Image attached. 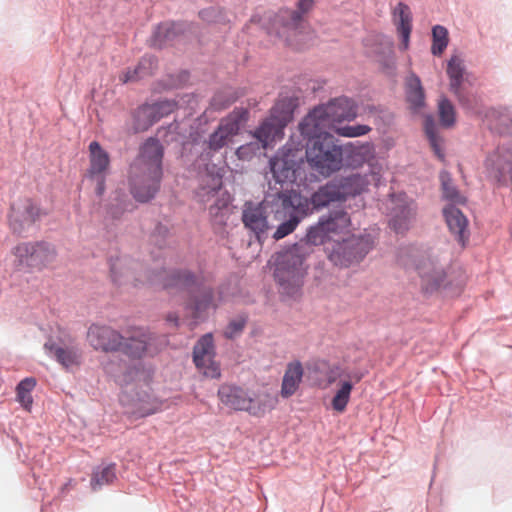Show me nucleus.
Instances as JSON below:
<instances>
[{"label":"nucleus","instance_id":"f257e3e1","mask_svg":"<svg viewBox=\"0 0 512 512\" xmlns=\"http://www.w3.org/2000/svg\"><path fill=\"white\" fill-rule=\"evenodd\" d=\"M350 222V215L343 208L331 210L310 226L299 242L276 253L274 276L283 296L295 299L301 295L308 268L306 258L312 246L324 244L329 233L342 231Z\"/></svg>","mask_w":512,"mask_h":512},{"label":"nucleus","instance_id":"f03ea898","mask_svg":"<svg viewBox=\"0 0 512 512\" xmlns=\"http://www.w3.org/2000/svg\"><path fill=\"white\" fill-rule=\"evenodd\" d=\"M110 276L116 285L147 282L163 289H176L187 296L204 282L203 275L188 268L167 270L164 263H155L146 267L143 263L129 256H111L109 258Z\"/></svg>","mask_w":512,"mask_h":512},{"label":"nucleus","instance_id":"7ed1b4c3","mask_svg":"<svg viewBox=\"0 0 512 512\" xmlns=\"http://www.w3.org/2000/svg\"><path fill=\"white\" fill-rule=\"evenodd\" d=\"M163 156L164 147L157 138L150 137L140 146L129 169L130 191L136 201L147 203L158 193Z\"/></svg>","mask_w":512,"mask_h":512},{"label":"nucleus","instance_id":"20e7f679","mask_svg":"<svg viewBox=\"0 0 512 512\" xmlns=\"http://www.w3.org/2000/svg\"><path fill=\"white\" fill-rule=\"evenodd\" d=\"M297 106L296 98L279 99L271 108L269 116L253 132L254 140L237 148L238 158L250 160L272 146L277 137H282L285 127L293 120Z\"/></svg>","mask_w":512,"mask_h":512},{"label":"nucleus","instance_id":"39448f33","mask_svg":"<svg viewBox=\"0 0 512 512\" xmlns=\"http://www.w3.org/2000/svg\"><path fill=\"white\" fill-rule=\"evenodd\" d=\"M298 130L302 137V146L305 148L303 158L308 165L322 176L329 177L343 167L342 145L334 135L325 129L307 127V131Z\"/></svg>","mask_w":512,"mask_h":512},{"label":"nucleus","instance_id":"423d86ee","mask_svg":"<svg viewBox=\"0 0 512 512\" xmlns=\"http://www.w3.org/2000/svg\"><path fill=\"white\" fill-rule=\"evenodd\" d=\"M364 179L358 174L346 177H336L325 184L320 185L317 190L309 196L291 189L286 191L306 216L319 211L331 203L344 202L351 196L360 194L364 188Z\"/></svg>","mask_w":512,"mask_h":512},{"label":"nucleus","instance_id":"0eeeda50","mask_svg":"<svg viewBox=\"0 0 512 512\" xmlns=\"http://www.w3.org/2000/svg\"><path fill=\"white\" fill-rule=\"evenodd\" d=\"M407 269H414L420 278L421 290L425 294L444 293L446 296H456L460 293L465 279L463 276L452 277L445 265L437 259L428 257H415L412 264L403 263Z\"/></svg>","mask_w":512,"mask_h":512},{"label":"nucleus","instance_id":"6e6552de","mask_svg":"<svg viewBox=\"0 0 512 512\" xmlns=\"http://www.w3.org/2000/svg\"><path fill=\"white\" fill-rule=\"evenodd\" d=\"M357 116V102L353 98L339 96L312 108L300 121V128L304 131H307V127L334 130L338 123L353 121Z\"/></svg>","mask_w":512,"mask_h":512},{"label":"nucleus","instance_id":"1a4fd4ad","mask_svg":"<svg viewBox=\"0 0 512 512\" xmlns=\"http://www.w3.org/2000/svg\"><path fill=\"white\" fill-rule=\"evenodd\" d=\"M222 169L212 164L207 165L206 172L201 175L196 196L200 202L206 203L214 199L209 206V215L216 222H223L226 212L232 202V197L227 191H222Z\"/></svg>","mask_w":512,"mask_h":512},{"label":"nucleus","instance_id":"9d476101","mask_svg":"<svg viewBox=\"0 0 512 512\" xmlns=\"http://www.w3.org/2000/svg\"><path fill=\"white\" fill-rule=\"evenodd\" d=\"M303 155L287 145L269 160V188L289 191L284 186L294 184L302 176Z\"/></svg>","mask_w":512,"mask_h":512},{"label":"nucleus","instance_id":"9b49d317","mask_svg":"<svg viewBox=\"0 0 512 512\" xmlns=\"http://www.w3.org/2000/svg\"><path fill=\"white\" fill-rule=\"evenodd\" d=\"M373 247L374 240L370 234H352L334 240L326 249L328 259L335 266L347 268L360 263Z\"/></svg>","mask_w":512,"mask_h":512},{"label":"nucleus","instance_id":"f8f14e48","mask_svg":"<svg viewBox=\"0 0 512 512\" xmlns=\"http://www.w3.org/2000/svg\"><path fill=\"white\" fill-rule=\"evenodd\" d=\"M488 177L498 186L512 187V142L498 145L485 160Z\"/></svg>","mask_w":512,"mask_h":512},{"label":"nucleus","instance_id":"ddd939ff","mask_svg":"<svg viewBox=\"0 0 512 512\" xmlns=\"http://www.w3.org/2000/svg\"><path fill=\"white\" fill-rule=\"evenodd\" d=\"M177 107L174 100L162 99L152 104H142L132 114V123L129 131L133 134L147 131L161 118L171 114Z\"/></svg>","mask_w":512,"mask_h":512},{"label":"nucleus","instance_id":"4468645a","mask_svg":"<svg viewBox=\"0 0 512 512\" xmlns=\"http://www.w3.org/2000/svg\"><path fill=\"white\" fill-rule=\"evenodd\" d=\"M14 255L21 268L41 269L54 260L55 249L45 241L24 242L14 248Z\"/></svg>","mask_w":512,"mask_h":512},{"label":"nucleus","instance_id":"2eb2a0df","mask_svg":"<svg viewBox=\"0 0 512 512\" xmlns=\"http://www.w3.org/2000/svg\"><path fill=\"white\" fill-rule=\"evenodd\" d=\"M120 402L127 407L126 412L136 418L152 415L159 409L158 401L147 386L126 389L120 396Z\"/></svg>","mask_w":512,"mask_h":512},{"label":"nucleus","instance_id":"dca6fc26","mask_svg":"<svg viewBox=\"0 0 512 512\" xmlns=\"http://www.w3.org/2000/svg\"><path fill=\"white\" fill-rule=\"evenodd\" d=\"M271 202L276 207L275 212H282L285 217V220L278 225L273 234V238L279 240L292 233L306 215L298 209L296 203L286 191L276 192Z\"/></svg>","mask_w":512,"mask_h":512},{"label":"nucleus","instance_id":"f3484780","mask_svg":"<svg viewBox=\"0 0 512 512\" xmlns=\"http://www.w3.org/2000/svg\"><path fill=\"white\" fill-rule=\"evenodd\" d=\"M218 396L225 406L234 410L247 411L254 416L265 411V407L256 405L249 391L240 386L223 384L218 390Z\"/></svg>","mask_w":512,"mask_h":512},{"label":"nucleus","instance_id":"a211bd4d","mask_svg":"<svg viewBox=\"0 0 512 512\" xmlns=\"http://www.w3.org/2000/svg\"><path fill=\"white\" fill-rule=\"evenodd\" d=\"M274 194H267L263 202L253 204L246 202L242 211V222L244 226L250 230L259 242L267 237V231L270 228L267 215L266 205L270 203V198L273 199Z\"/></svg>","mask_w":512,"mask_h":512},{"label":"nucleus","instance_id":"6ab92c4d","mask_svg":"<svg viewBox=\"0 0 512 512\" xmlns=\"http://www.w3.org/2000/svg\"><path fill=\"white\" fill-rule=\"evenodd\" d=\"M39 217V209L30 199H21L11 205L9 226L16 235L23 236Z\"/></svg>","mask_w":512,"mask_h":512},{"label":"nucleus","instance_id":"aec40b11","mask_svg":"<svg viewBox=\"0 0 512 512\" xmlns=\"http://www.w3.org/2000/svg\"><path fill=\"white\" fill-rule=\"evenodd\" d=\"M186 305L194 318H205L210 311L218 308L214 288L203 282L187 296Z\"/></svg>","mask_w":512,"mask_h":512},{"label":"nucleus","instance_id":"412c9836","mask_svg":"<svg viewBox=\"0 0 512 512\" xmlns=\"http://www.w3.org/2000/svg\"><path fill=\"white\" fill-rule=\"evenodd\" d=\"M87 340L95 350L116 352L123 336L108 326L92 325L87 332Z\"/></svg>","mask_w":512,"mask_h":512},{"label":"nucleus","instance_id":"4be33fe9","mask_svg":"<svg viewBox=\"0 0 512 512\" xmlns=\"http://www.w3.org/2000/svg\"><path fill=\"white\" fill-rule=\"evenodd\" d=\"M314 6V0H298L296 9L283 8L274 17V25L286 31L297 30L307 14Z\"/></svg>","mask_w":512,"mask_h":512},{"label":"nucleus","instance_id":"5701e85b","mask_svg":"<svg viewBox=\"0 0 512 512\" xmlns=\"http://www.w3.org/2000/svg\"><path fill=\"white\" fill-rule=\"evenodd\" d=\"M343 166L349 168L361 167L374 158L375 148L372 142H349L342 146Z\"/></svg>","mask_w":512,"mask_h":512},{"label":"nucleus","instance_id":"b1692460","mask_svg":"<svg viewBox=\"0 0 512 512\" xmlns=\"http://www.w3.org/2000/svg\"><path fill=\"white\" fill-rule=\"evenodd\" d=\"M443 216L450 233L455 240L464 247L469 239L468 220L463 212L455 205H446Z\"/></svg>","mask_w":512,"mask_h":512},{"label":"nucleus","instance_id":"393cba45","mask_svg":"<svg viewBox=\"0 0 512 512\" xmlns=\"http://www.w3.org/2000/svg\"><path fill=\"white\" fill-rule=\"evenodd\" d=\"M44 349L49 357L54 358L58 363L66 368L78 364L81 356L80 350L76 345L59 344L52 338H49L45 342Z\"/></svg>","mask_w":512,"mask_h":512},{"label":"nucleus","instance_id":"a878e982","mask_svg":"<svg viewBox=\"0 0 512 512\" xmlns=\"http://www.w3.org/2000/svg\"><path fill=\"white\" fill-rule=\"evenodd\" d=\"M185 26L180 22H164L159 24L150 37V46L162 49L182 36Z\"/></svg>","mask_w":512,"mask_h":512},{"label":"nucleus","instance_id":"bb28decb","mask_svg":"<svg viewBox=\"0 0 512 512\" xmlns=\"http://www.w3.org/2000/svg\"><path fill=\"white\" fill-rule=\"evenodd\" d=\"M405 99L410 109L417 112L425 107L426 94L420 77L413 71H409L404 80Z\"/></svg>","mask_w":512,"mask_h":512},{"label":"nucleus","instance_id":"cd10ccee","mask_svg":"<svg viewBox=\"0 0 512 512\" xmlns=\"http://www.w3.org/2000/svg\"><path fill=\"white\" fill-rule=\"evenodd\" d=\"M414 211L410 203L399 201V198L391 200L389 225L396 233H403L409 228Z\"/></svg>","mask_w":512,"mask_h":512},{"label":"nucleus","instance_id":"c85d7f7f","mask_svg":"<svg viewBox=\"0 0 512 512\" xmlns=\"http://www.w3.org/2000/svg\"><path fill=\"white\" fill-rule=\"evenodd\" d=\"M394 23L401 39L400 49L407 50L412 31V14L407 4L399 2L393 9Z\"/></svg>","mask_w":512,"mask_h":512},{"label":"nucleus","instance_id":"c756f323","mask_svg":"<svg viewBox=\"0 0 512 512\" xmlns=\"http://www.w3.org/2000/svg\"><path fill=\"white\" fill-rule=\"evenodd\" d=\"M158 59L154 55H144L134 68H128L120 77L123 83L137 82L150 76L156 69Z\"/></svg>","mask_w":512,"mask_h":512},{"label":"nucleus","instance_id":"7c9ffc66","mask_svg":"<svg viewBox=\"0 0 512 512\" xmlns=\"http://www.w3.org/2000/svg\"><path fill=\"white\" fill-rule=\"evenodd\" d=\"M303 366L300 361L288 363L281 385V395L284 398L292 396L299 387L303 377Z\"/></svg>","mask_w":512,"mask_h":512},{"label":"nucleus","instance_id":"2f4dec72","mask_svg":"<svg viewBox=\"0 0 512 512\" xmlns=\"http://www.w3.org/2000/svg\"><path fill=\"white\" fill-rule=\"evenodd\" d=\"M446 73L449 78L450 92H457V89L464 88L467 70L464 60L459 55L454 54L447 61Z\"/></svg>","mask_w":512,"mask_h":512},{"label":"nucleus","instance_id":"473e14b6","mask_svg":"<svg viewBox=\"0 0 512 512\" xmlns=\"http://www.w3.org/2000/svg\"><path fill=\"white\" fill-rule=\"evenodd\" d=\"M116 464L101 463L94 467L90 479V486L93 491L102 489L105 485H110L116 480Z\"/></svg>","mask_w":512,"mask_h":512},{"label":"nucleus","instance_id":"72a5a7b5","mask_svg":"<svg viewBox=\"0 0 512 512\" xmlns=\"http://www.w3.org/2000/svg\"><path fill=\"white\" fill-rule=\"evenodd\" d=\"M232 137H234V135L228 133V129L220 122L216 129L209 135L208 140L204 142L206 156L210 157L211 153L218 152L227 146Z\"/></svg>","mask_w":512,"mask_h":512},{"label":"nucleus","instance_id":"f704fd0d","mask_svg":"<svg viewBox=\"0 0 512 512\" xmlns=\"http://www.w3.org/2000/svg\"><path fill=\"white\" fill-rule=\"evenodd\" d=\"M148 351V342L145 337H123L118 351L131 359H140Z\"/></svg>","mask_w":512,"mask_h":512},{"label":"nucleus","instance_id":"c9c22d12","mask_svg":"<svg viewBox=\"0 0 512 512\" xmlns=\"http://www.w3.org/2000/svg\"><path fill=\"white\" fill-rule=\"evenodd\" d=\"M91 175H101L110 163L109 154L101 147L99 142L92 141L89 144Z\"/></svg>","mask_w":512,"mask_h":512},{"label":"nucleus","instance_id":"e433bc0d","mask_svg":"<svg viewBox=\"0 0 512 512\" xmlns=\"http://www.w3.org/2000/svg\"><path fill=\"white\" fill-rule=\"evenodd\" d=\"M441 191L443 199L450 202L449 205L464 204L466 199L461 195L457 186L454 184L451 174L442 170L439 174Z\"/></svg>","mask_w":512,"mask_h":512},{"label":"nucleus","instance_id":"4c0bfd02","mask_svg":"<svg viewBox=\"0 0 512 512\" xmlns=\"http://www.w3.org/2000/svg\"><path fill=\"white\" fill-rule=\"evenodd\" d=\"M424 131L435 156L443 161L445 159V154L441 147L443 139L438 134L437 124L431 115H427L424 118Z\"/></svg>","mask_w":512,"mask_h":512},{"label":"nucleus","instance_id":"58836bf2","mask_svg":"<svg viewBox=\"0 0 512 512\" xmlns=\"http://www.w3.org/2000/svg\"><path fill=\"white\" fill-rule=\"evenodd\" d=\"M35 386L36 379L34 377H26L16 386V399L25 410H30L32 407L33 398L31 392Z\"/></svg>","mask_w":512,"mask_h":512},{"label":"nucleus","instance_id":"ea45409f","mask_svg":"<svg viewBox=\"0 0 512 512\" xmlns=\"http://www.w3.org/2000/svg\"><path fill=\"white\" fill-rule=\"evenodd\" d=\"M249 112L246 108H235L226 118L220 122L228 129V133L236 136L242 126L247 122Z\"/></svg>","mask_w":512,"mask_h":512},{"label":"nucleus","instance_id":"a19ab883","mask_svg":"<svg viewBox=\"0 0 512 512\" xmlns=\"http://www.w3.org/2000/svg\"><path fill=\"white\" fill-rule=\"evenodd\" d=\"M213 336L211 333L203 335L193 348V362L197 367L204 365L205 357L213 352Z\"/></svg>","mask_w":512,"mask_h":512},{"label":"nucleus","instance_id":"79ce46f5","mask_svg":"<svg viewBox=\"0 0 512 512\" xmlns=\"http://www.w3.org/2000/svg\"><path fill=\"white\" fill-rule=\"evenodd\" d=\"M449 44L448 29L442 25L432 27L431 53L434 56H441Z\"/></svg>","mask_w":512,"mask_h":512},{"label":"nucleus","instance_id":"37998d69","mask_svg":"<svg viewBox=\"0 0 512 512\" xmlns=\"http://www.w3.org/2000/svg\"><path fill=\"white\" fill-rule=\"evenodd\" d=\"M438 115L440 124L450 128L455 124L456 113L452 102L447 97H441L438 102Z\"/></svg>","mask_w":512,"mask_h":512},{"label":"nucleus","instance_id":"c03bdc74","mask_svg":"<svg viewBox=\"0 0 512 512\" xmlns=\"http://www.w3.org/2000/svg\"><path fill=\"white\" fill-rule=\"evenodd\" d=\"M353 384L350 381L341 382L340 388L336 391L332 398V408L337 412H343L350 399Z\"/></svg>","mask_w":512,"mask_h":512},{"label":"nucleus","instance_id":"a18cd8bd","mask_svg":"<svg viewBox=\"0 0 512 512\" xmlns=\"http://www.w3.org/2000/svg\"><path fill=\"white\" fill-rule=\"evenodd\" d=\"M248 321L246 313H240L235 318L231 319L227 324L223 334L227 339H234L242 333Z\"/></svg>","mask_w":512,"mask_h":512},{"label":"nucleus","instance_id":"49530a36","mask_svg":"<svg viewBox=\"0 0 512 512\" xmlns=\"http://www.w3.org/2000/svg\"><path fill=\"white\" fill-rule=\"evenodd\" d=\"M199 17L201 20L207 23H219L225 24L229 20L227 19L225 10L221 7L210 6L199 11Z\"/></svg>","mask_w":512,"mask_h":512},{"label":"nucleus","instance_id":"de8ad7c7","mask_svg":"<svg viewBox=\"0 0 512 512\" xmlns=\"http://www.w3.org/2000/svg\"><path fill=\"white\" fill-rule=\"evenodd\" d=\"M334 131L339 136L355 138L369 133L371 131V127L365 124L343 125L335 127Z\"/></svg>","mask_w":512,"mask_h":512},{"label":"nucleus","instance_id":"09e8293b","mask_svg":"<svg viewBox=\"0 0 512 512\" xmlns=\"http://www.w3.org/2000/svg\"><path fill=\"white\" fill-rule=\"evenodd\" d=\"M495 130L501 135H509L512 134V112L504 111L502 112L495 124Z\"/></svg>","mask_w":512,"mask_h":512},{"label":"nucleus","instance_id":"8fccbe9b","mask_svg":"<svg viewBox=\"0 0 512 512\" xmlns=\"http://www.w3.org/2000/svg\"><path fill=\"white\" fill-rule=\"evenodd\" d=\"M168 234L169 228L167 225L158 222L151 233V241L159 248H162L165 245Z\"/></svg>","mask_w":512,"mask_h":512},{"label":"nucleus","instance_id":"3c124183","mask_svg":"<svg viewBox=\"0 0 512 512\" xmlns=\"http://www.w3.org/2000/svg\"><path fill=\"white\" fill-rule=\"evenodd\" d=\"M458 100L459 104L466 110H473L475 107L474 95L464 88L457 89V92H451Z\"/></svg>","mask_w":512,"mask_h":512},{"label":"nucleus","instance_id":"603ef678","mask_svg":"<svg viewBox=\"0 0 512 512\" xmlns=\"http://www.w3.org/2000/svg\"><path fill=\"white\" fill-rule=\"evenodd\" d=\"M127 206L125 202L119 198H115L107 206V216L114 220H118L126 211Z\"/></svg>","mask_w":512,"mask_h":512},{"label":"nucleus","instance_id":"864d4df0","mask_svg":"<svg viewBox=\"0 0 512 512\" xmlns=\"http://www.w3.org/2000/svg\"><path fill=\"white\" fill-rule=\"evenodd\" d=\"M380 44L382 46V51L380 52L383 54L384 57H388L393 53V42L390 38L381 36L379 37Z\"/></svg>","mask_w":512,"mask_h":512},{"label":"nucleus","instance_id":"5fc2aeb1","mask_svg":"<svg viewBox=\"0 0 512 512\" xmlns=\"http://www.w3.org/2000/svg\"><path fill=\"white\" fill-rule=\"evenodd\" d=\"M235 101V98H229L225 101H222V93H217L213 97V105L217 108H226L230 106Z\"/></svg>","mask_w":512,"mask_h":512},{"label":"nucleus","instance_id":"6e6d98bb","mask_svg":"<svg viewBox=\"0 0 512 512\" xmlns=\"http://www.w3.org/2000/svg\"><path fill=\"white\" fill-rule=\"evenodd\" d=\"M97 196H102L105 192V177L103 174L97 175V184L95 188Z\"/></svg>","mask_w":512,"mask_h":512},{"label":"nucleus","instance_id":"4d7b16f0","mask_svg":"<svg viewBox=\"0 0 512 512\" xmlns=\"http://www.w3.org/2000/svg\"><path fill=\"white\" fill-rule=\"evenodd\" d=\"M205 375L211 378H218L220 376V369L212 364L208 369L205 371Z\"/></svg>","mask_w":512,"mask_h":512},{"label":"nucleus","instance_id":"13d9d810","mask_svg":"<svg viewBox=\"0 0 512 512\" xmlns=\"http://www.w3.org/2000/svg\"><path fill=\"white\" fill-rule=\"evenodd\" d=\"M166 321L173 324L174 327H178L179 325V318L174 313H169L166 317Z\"/></svg>","mask_w":512,"mask_h":512},{"label":"nucleus","instance_id":"bf43d9fd","mask_svg":"<svg viewBox=\"0 0 512 512\" xmlns=\"http://www.w3.org/2000/svg\"><path fill=\"white\" fill-rule=\"evenodd\" d=\"M176 129H177V124H175V123H171V124L167 127V131H168V132H174Z\"/></svg>","mask_w":512,"mask_h":512},{"label":"nucleus","instance_id":"052dcab7","mask_svg":"<svg viewBox=\"0 0 512 512\" xmlns=\"http://www.w3.org/2000/svg\"><path fill=\"white\" fill-rule=\"evenodd\" d=\"M162 130H166V129H165V128H160V129L158 130V133H159V134H161V131H162Z\"/></svg>","mask_w":512,"mask_h":512},{"label":"nucleus","instance_id":"680f3d73","mask_svg":"<svg viewBox=\"0 0 512 512\" xmlns=\"http://www.w3.org/2000/svg\"><path fill=\"white\" fill-rule=\"evenodd\" d=\"M362 375H359L356 377V380L359 381L361 379Z\"/></svg>","mask_w":512,"mask_h":512}]
</instances>
